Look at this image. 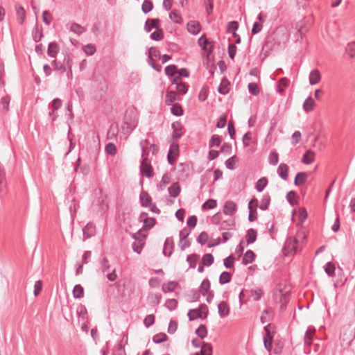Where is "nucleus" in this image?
<instances>
[{"mask_svg": "<svg viewBox=\"0 0 355 355\" xmlns=\"http://www.w3.org/2000/svg\"><path fill=\"white\" fill-rule=\"evenodd\" d=\"M139 144L142 150L140 171L141 173L144 174L148 178H151L153 176V169L151 166L150 162L148 159V153H146V146L147 144H149V140H141Z\"/></svg>", "mask_w": 355, "mask_h": 355, "instance_id": "obj_1", "label": "nucleus"}, {"mask_svg": "<svg viewBox=\"0 0 355 355\" xmlns=\"http://www.w3.org/2000/svg\"><path fill=\"white\" fill-rule=\"evenodd\" d=\"M133 115H135L133 110H127L124 116L121 129L123 134L126 135V137L131 134L137 126V121Z\"/></svg>", "mask_w": 355, "mask_h": 355, "instance_id": "obj_2", "label": "nucleus"}, {"mask_svg": "<svg viewBox=\"0 0 355 355\" xmlns=\"http://www.w3.org/2000/svg\"><path fill=\"white\" fill-rule=\"evenodd\" d=\"M274 329L275 326L270 323L264 327V331L266 334L263 336V344L265 348L268 352H270L272 349V343L275 333Z\"/></svg>", "mask_w": 355, "mask_h": 355, "instance_id": "obj_3", "label": "nucleus"}, {"mask_svg": "<svg viewBox=\"0 0 355 355\" xmlns=\"http://www.w3.org/2000/svg\"><path fill=\"white\" fill-rule=\"evenodd\" d=\"M297 244L298 240L297 239H292L291 237L288 238L283 248L285 255L296 253L298 251Z\"/></svg>", "mask_w": 355, "mask_h": 355, "instance_id": "obj_4", "label": "nucleus"}, {"mask_svg": "<svg viewBox=\"0 0 355 355\" xmlns=\"http://www.w3.org/2000/svg\"><path fill=\"white\" fill-rule=\"evenodd\" d=\"M100 196L96 200V205L99 207L98 211L101 214L105 213L108 209L107 196L103 194L102 189L98 190Z\"/></svg>", "mask_w": 355, "mask_h": 355, "instance_id": "obj_5", "label": "nucleus"}, {"mask_svg": "<svg viewBox=\"0 0 355 355\" xmlns=\"http://www.w3.org/2000/svg\"><path fill=\"white\" fill-rule=\"evenodd\" d=\"M179 156V145L176 143L171 144L167 154V160L169 164L173 165Z\"/></svg>", "mask_w": 355, "mask_h": 355, "instance_id": "obj_6", "label": "nucleus"}, {"mask_svg": "<svg viewBox=\"0 0 355 355\" xmlns=\"http://www.w3.org/2000/svg\"><path fill=\"white\" fill-rule=\"evenodd\" d=\"M198 44L199 46L207 52V55H210L212 53V51L214 50V42H209V40L206 37L205 35H202L199 39H198Z\"/></svg>", "mask_w": 355, "mask_h": 355, "instance_id": "obj_7", "label": "nucleus"}, {"mask_svg": "<svg viewBox=\"0 0 355 355\" xmlns=\"http://www.w3.org/2000/svg\"><path fill=\"white\" fill-rule=\"evenodd\" d=\"M171 128L173 129L172 132V138L175 141H178L181 137L183 135V126L180 121H175L171 124Z\"/></svg>", "mask_w": 355, "mask_h": 355, "instance_id": "obj_8", "label": "nucleus"}, {"mask_svg": "<svg viewBox=\"0 0 355 355\" xmlns=\"http://www.w3.org/2000/svg\"><path fill=\"white\" fill-rule=\"evenodd\" d=\"M223 211L225 214L232 216L237 211V205L234 202L227 200L224 204Z\"/></svg>", "mask_w": 355, "mask_h": 355, "instance_id": "obj_9", "label": "nucleus"}, {"mask_svg": "<svg viewBox=\"0 0 355 355\" xmlns=\"http://www.w3.org/2000/svg\"><path fill=\"white\" fill-rule=\"evenodd\" d=\"M200 308L205 311V314L204 315H200V314L199 315H191V313H193V311H196V310L190 309L187 313V316H188L189 320H191V321L195 320L197 318L205 319L207 317V315L209 313L207 306L205 304H202L200 305Z\"/></svg>", "mask_w": 355, "mask_h": 355, "instance_id": "obj_10", "label": "nucleus"}, {"mask_svg": "<svg viewBox=\"0 0 355 355\" xmlns=\"http://www.w3.org/2000/svg\"><path fill=\"white\" fill-rule=\"evenodd\" d=\"M173 248L174 243L173 239L171 237L166 238L164 244L163 254L166 257H170L173 253Z\"/></svg>", "mask_w": 355, "mask_h": 355, "instance_id": "obj_11", "label": "nucleus"}, {"mask_svg": "<svg viewBox=\"0 0 355 355\" xmlns=\"http://www.w3.org/2000/svg\"><path fill=\"white\" fill-rule=\"evenodd\" d=\"M160 20L159 19H148L144 25V30L149 33L152 28L158 29L159 28Z\"/></svg>", "mask_w": 355, "mask_h": 355, "instance_id": "obj_12", "label": "nucleus"}, {"mask_svg": "<svg viewBox=\"0 0 355 355\" xmlns=\"http://www.w3.org/2000/svg\"><path fill=\"white\" fill-rule=\"evenodd\" d=\"M136 235H137V234H136L135 235H134L133 238L135 239L136 240H139V242L138 243L134 242L132 243V249L135 252L140 254L142 250L143 247L144 246V244H145L144 240L146 238V235H143L142 239L137 238L136 236Z\"/></svg>", "mask_w": 355, "mask_h": 355, "instance_id": "obj_13", "label": "nucleus"}, {"mask_svg": "<svg viewBox=\"0 0 355 355\" xmlns=\"http://www.w3.org/2000/svg\"><path fill=\"white\" fill-rule=\"evenodd\" d=\"M230 308L225 302H220L218 304V312L220 318H224L230 314Z\"/></svg>", "mask_w": 355, "mask_h": 355, "instance_id": "obj_14", "label": "nucleus"}, {"mask_svg": "<svg viewBox=\"0 0 355 355\" xmlns=\"http://www.w3.org/2000/svg\"><path fill=\"white\" fill-rule=\"evenodd\" d=\"M83 236L85 239H89L94 236L96 233L95 225L92 223H88L83 230Z\"/></svg>", "mask_w": 355, "mask_h": 355, "instance_id": "obj_15", "label": "nucleus"}, {"mask_svg": "<svg viewBox=\"0 0 355 355\" xmlns=\"http://www.w3.org/2000/svg\"><path fill=\"white\" fill-rule=\"evenodd\" d=\"M289 168L286 164L281 163L277 168L279 176L284 180H287L288 178Z\"/></svg>", "mask_w": 355, "mask_h": 355, "instance_id": "obj_16", "label": "nucleus"}, {"mask_svg": "<svg viewBox=\"0 0 355 355\" xmlns=\"http://www.w3.org/2000/svg\"><path fill=\"white\" fill-rule=\"evenodd\" d=\"M156 219L155 218H149L144 219V227L142 229H140L137 234L141 236V232L143 230H149L152 229L155 225L156 224Z\"/></svg>", "mask_w": 355, "mask_h": 355, "instance_id": "obj_17", "label": "nucleus"}, {"mask_svg": "<svg viewBox=\"0 0 355 355\" xmlns=\"http://www.w3.org/2000/svg\"><path fill=\"white\" fill-rule=\"evenodd\" d=\"M315 334V327L310 326L308 327L304 338V344L307 345H311L312 344V340L313 336Z\"/></svg>", "mask_w": 355, "mask_h": 355, "instance_id": "obj_18", "label": "nucleus"}, {"mask_svg": "<svg viewBox=\"0 0 355 355\" xmlns=\"http://www.w3.org/2000/svg\"><path fill=\"white\" fill-rule=\"evenodd\" d=\"M187 30L190 33L193 35H197L201 30V26L198 21H190L187 24Z\"/></svg>", "mask_w": 355, "mask_h": 355, "instance_id": "obj_19", "label": "nucleus"}, {"mask_svg": "<svg viewBox=\"0 0 355 355\" xmlns=\"http://www.w3.org/2000/svg\"><path fill=\"white\" fill-rule=\"evenodd\" d=\"M309 83L310 85H315L321 80V74L318 69H315L312 70L309 73Z\"/></svg>", "mask_w": 355, "mask_h": 355, "instance_id": "obj_20", "label": "nucleus"}, {"mask_svg": "<svg viewBox=\"0 0 355 355\" xmlns=\"http://www.w3.org/2000/svg\"><path fill=\"white\" fill-rule=\"evenodd\" d=\"M230 81L226 78H223L218 88V92L223 95L227 94L230 91Z\"/></svg>", "mask_w": 355, "mask_h": 355, "instance_id": "obj_21", "label": "nucleus"}, {"mask_svg": "<svg viewBox=\"0 0 355 355\" xmlns=\"http://www.w3.org/2000/svg\"><path fill=\"white\" fill-rule=\"evenodd\" d=\"M59 46L56 42H50L48 46L47 54L51 58H55L59 52Z\"/></svg>", "mask_w": 355, "mask_h": 355, "instance_id": "obj_22", "label": "nucleus"}, {"mask_svg": "<svg viewBox=\"0 0 355 355\" xmlns=\"http://www.w3.org/2000/svg\"><path fill=\"white\" fill-rule=\"evenodd\" d=\"M256 255L254 252L251 250H248L245 252L243 256L242 263L244 265L250 264L254 261Z\"/></svg>", "mask_w": 355, "mask_h": 355, "instance_id": "obj_23", "label": "nucleus"}, {"mask_svg": "<svg viewBox=\"0 0 355 355\" xmlns=\"http://www.w3.org/2000/svg\"><path fill=\"white\" fill-rule=\"evenodd\" d=\"M315 159V153L311 150H308L303 155L302 162L305 164H310Z\"/></svg>", "mask_w": 355, "mask_h": 355, "instance_id": "obj_24", "label": "nucleus"}, {"mask_svg": "<svg viewBox=\"0 0 355 355\" xmlns=\"http://www.w3.org/2000/svg\"><path fill=\"white\" fill-rule=\"evenodd\" d=\"M141 205L147 207L151 204L152 198L146 191H141L139 196Z\"/></svg>", "mask_w": 355, "mask_h": 355, "instance_id": "obj_25", "label": "nucleus"}, {"mask_svg": "<svg viewBox=\"0 0 355 355\" xmlns=\"http://www.w3.org/2000/svg\"><path fill=\"white\" fill-rule=\"evenodd\" d=\"M314 106V100L311 96H309L303 103V110L305 112L309 113L313 110Z\"/></svg>", "mask_w": 355, "mask_h": 355, "instance_id": "obj_26", "label": "nucleus"}, {"mask_svg": "<svg viewBox=\"0 0 355 355\" xmlns=\"http://www.w3.org/2000/svg\"><path fill=\"white\" fill-rule=\"evenodd\" d=\"M170 196L176 198L180 193V187L178 182L173 183L168 189Z\"/></svg>", "mask_w": 355, "mask_h": 355, "instance_id": "obj_27", "label": "nucleus"}, {"mask_svg": "<svg viewBox=\"0 0 355 355\" xmlns=\"http://www.w3.org/2000/svg\"><path fill=\"white\" fill-rule=\"evenodd\" d=\"M257 236V230L254 229H252V228L249 229L247 231V234H246L247 243L249 245V244H252V243H254L256 241Z\"/></svg>", "mask_w": 355, "mask_h": 355, "instance_id": "obj_28", "label": "nucleus"}, {"mask_svg": "<svg viewBox=\"0 0 355 355\" xmlns=\"http://www.w3.org/2000/svg\"><path fill=\"white\" fill-rule=\"evenodd\" d=\"M307 179V174L305 172H299L296 174L294 179V184L300 186L304 184Z\"/></svg>", "mask_w": 355, "mask_h": 355, "instance_id": "obj_29", "label": "nucleus"}, {"mask_svg": "<svg viewBox=\"0 0 355 355\" xmlns=\"http://www.w3.org/2000/svg\"><path fill=\"white\" fill-rule=\"evenodd\" d=\"M235 228V221L234 219L223 220L220 223V230H232Z\"/></svg>", "mask_w": 355, "mask_h": 355, "instance_id": "obj_30", "label": "nucleus"}, {"mask_svg": "<svg viewBox=\"0 0 355 355\" xmlns=\"http://www.w3.org/2000/svg\"><path fill=\"white\" fill-rule=\"evenodd\" d=\"M199 353L200 355H212V346L209 343L202 342L201 350Z\"/></svg>", "mask_w": 355, "mask_h": 355, "instance_id": "obj_31", "label": "nucleus"}, {"mask_svg": "<svg viewBox=\"0 0 355 355\" xmlns=\"http://www.w3.org/2000/svg\"><path fill=\"white\" fill-rule=\"evenodd\" d=\"M210 282L208 279H204L199 288V293H200L202 295H205L210 291Z\"/></svg>", "mask_w": 355, "mask_h": 355, "instance_id": "obj_32", "label": "nucleus"}, {"mask_svg": "<svg viewBox=\"0 0 355 355\" xmlns=\"http://www.w3.org/2000/svg\"><path fill=\"white\" fill-rule=\"evenodd\" d=\"M239 162V159L236 155H233L228 158L225 162V166L227 169L234 170L236 168V164Z\"/></svg>", "mask_w": 355, "mask_h": 355, "instance_id": "obj_33", "label": "nucleus"}, {"mask_svg": "<svg viewBox=\"0 0 355 355\" xmlns=\"http://www.w3.org/2000/svg\"><path fill=\"white\" fill-rule=\"evenodd\" d=\"M239 28V23L236 21H230L227 25V32L232 33L234 37L237 36L236 31Z\"/></svg>", "mask_w": 355, "mask_h": 355, "instance_id": "obj_34", "label": "nucleus"}, {"mask_svg": "<svg viewBox=\"0 0 355 355\" xmlns=\"http://www.w3.org/2000/svg\"><path fill=\"white\" fill-rule=\"evenodd\" d=\"M178 100L177 93L174 91H168L165 97V103L166 105H171Z\"/></svg>", "mask_w": 355, "mask_h": 355, "instance_id": "obj_35", "label": "nucleus"}, {"mask_svg": "<svg viewBox=\"0 0 355 355\" xmlns=\"http://www.w3.org/2000/svg\"><path fill=\"white\" fill-rule=\"evenodd\" d=\"M178 286L177 282L170 281L166 284H164L162 289L164 293L173 292Z\"/></svg>", "mask_w": 355, "mask_h": 355, "instance_id": "obj_36", "label": "nucleus"}, {"mask_svg": "<svg viewBox=\"0 0 355 355\" xmlns=\"http://www.w3.org/2000/svg\"><path fill=\"white\" fill-rule=\"evenodd\" d=\"M189 234L190 232H186L184 237L180 238L179 246L182 250H184L187 248H189L191 245V242L187 239Z\"/></svg>", "mask_w": 355, "mask_h": 355, "instance_id": "obj_37", "label": "nucleus"}, {"mask_svg": "<svg viewBox=\"0 0 355 355\" xmlns=\"http://www.w3.org/2000/svg\"><path fill=\"white\" fill-rule=\"evenodd\" d=\"M268 183V179L266 177L260 178L256 183L255 188L257 191L261 192Z\"/></svg>", "mask_w": 355, "mask_h": 355, "instance_id": "obj_38", "label": "nucleus"}, {"mask_svg": "<svg viewBox=\"0 0 355 355\" xmlns=\"http://www.w3.org/2000/svg\"><path fill=\"white\" fill-rule=\"evenodd\" d=\"M232 279V275L230 272L223 271L221 272L219 277V283L221 285L229 283Z\"/></svg>", "mask_w": 355, "mask_h": 355, "instance_id": "obj_39", "label": "nucleus"}, {"mask_svg": "<svg viewBox=\"0 0 355 355\" xmlns=\"http://www.w3.org/2000/svg\"><path fill=\"white\" fill-rule=\"evenodd\" d=\"M270 203V196L269 194L263 195L261 204L259 205V209L261 210H267Z\"/></svg>", "mask_w": 355, "mask_h": 355, "instance_id": "obj_40", "label": "nucleus"}, {"mask_svg": "<svg viewBox=\"0 0 355 355\" xmlns=\"http://www.w3.org/2000/svg\"><path fill=\"white\" fill-rule=\"evenodd\" d=\"M214 261V256L211 254H205L202 258L201 263L205 266H210Z\"/></svg>", "mask_w": 355, "mask_h": 355, "instance_id": "obj_41", "label": "nucleus"}, {"mask_svg": "<svg viewBox=\"0 0 355 355\" xmlns=\"http://www.w3.org/2000/svg\"><path fill=\"white\" fill-rule=\"evenodd\" d=\"M168 339V336L164 333H159L153 337V342L156 344H160Z\"/></svg>", "mask_w": 355, "mask_h": 355, "instance_id": "obj_42", "label": "nucleus"}, {"mask_svg": "<svg viewBox=\"0 0 355 355\" xmlns=\"http://www.w3.org/2000/svg\"><path fill=\"white\" fill-rule=\"evenodd\" d=\"M335 270L336 266L333 262H327L324 266V271L329 277H334L335 275Z\"/></svg>", "mask_w": 355, "mask_h": 355, "instance_id": "obj_43", "label": "nucleus"}, {"mask_svg": "<svg viewBox=\"0 0 355 355\" xmlns=\"http://www.w3.org/2000/svg\"><path fill=\"white\" fill-rule=\"evenodd\" d=\"M16 13L17 17V20L19 21V23L20 24H23L25 17H26V12L24 8L22 6H19L16 8Z\"/></svg>", "mask_w": 355, "mask_h": 355, "instance_id": "obj_44", "label": "nucleus"}, {"mask_svg": "<svg viewBox=\"0 0 355 355\" xmlns=\"http://www.w3.org/2000/svg\"><path fill=\"white\" fill-rule=\"evenodd\" d=\"M73 295L74 298H82L84 295V288L80 285L77 284L73 287Z\"/></svg>", "mask_w": 355, "mask_h": 355, "instance_id": "obj_45", "label": "nucleus"}, {"mask_svg": "<svg viewBox=\"0 0 355 355\" xmlns=\"http://www.w3.org/2000/svg\"><path fill=\"white\" fill-rule=\"evenodd\" d=\"M162 299V295L160 293L155 294H150L148 295V300H150V304L153 306L157 305L160 303Z\"/></svg>", "mask_w": 355, "mask_h": 355, "instance_id": "obj_46", "label": "nucleus"}, {"mask_svg": "<svg viewBox=\"0 0 355 355\" xmlns=\"http://www.w3.org/2000/svg\"><path fill=\"white\" fill-rule=\"evenodd\" d=\"M222 141V139L218 135H213L209 140V146L212 148L214 146L218 147Z\"/></svg>", "mask_w": 355, "mask_h": 355, "instance_id": "obj_47", "label": "nucleus"}, {"mask_svg": "<svg viewBox=\"0 0 355 355\" xmlns=\"http://www.w3.org/2000/svg\"><path fill=\"white\" fill-rule=\"evenodd\" d=\"M153 8V3L150 0H144L141 5L142 12L145 14L150 12Z\"/></svg>", "mask_w": 355, "mask_h": 355, "instance_id": "obj_48", "label": "nucleus"}, {"mask_svg": "<svg viewBox=\"0 0 355 355\" xmlns=\"http://www.w3.org/2000/svg\"><path fill=\"white\" fill-rule=\"evenodd\" d=\"M171 112L174 116H180L183 114L184 110L180 105L173 104L171 108Z\"/></svg>", "mask_w": 355, "mask_h": 355, "instance_id": "obj_49", "label": "nucleus"}, {"mask_svg": "<svg viewBox=\"0 0 355 355\" xmlns=\"http://www.w3.org/2000/svg\"><path fill=\"white\" fill-rule=\"evenodd\" d=\"M70 31L80 35L83 34L86 31V29L84 27L81 26L80 24L77 23H73L71 26Z\"/></svg>", "mask_w": 355, "mask_h": 355, "instance_id": "obj_50", "label": "nucleus"}, {"mask_svg": "<svg viewBox=\"0 0 355 355\" xmlns=\"http://www.w3.org/2000/svg\"><path fill=\"white\" fill-rule=\"evenodd\" d=\"M165 73L167 76H174L178 72L177 66L175 64H170L165 67Z\"/></svg>", "mask_w": 355, "mask_h": 355, "instance_id": "obj_51", "label": "nucleus"}, {"mask_svg": "<svg viewBox=\"0 0 355 355\" xmlns=\"http://www.w3.org/2000/svg\"><path fill=\"white\" fill-rule=\"evenodd\" d=\"M196 334L198 335L201 339H203L207 336V329L205 325L200 324L195 331Z\"/></svg>", "mask_w": 355, "mask_h": 355, "instance_id": "obj_52", "label": "nucleus"}, {"mask_svg": "<svg viewBox=\"0 0 355 355\" xmlns=\"http://www.w3.org/2000/svg\"><path fill=\"white\" fill-rule=\"evenodd\" d=\"M156 31L152 33L150 35L151 40L155 41H160L164 37V31L162 29L158 28L156 29Z\"/></svg>", "mask_w": 355, "mask_h": 355, "instance_id": "obj_53", "label": "nucleus"}, {"mask_svg": "<svg viewBox=\"0 0 355 355\" xmlns=\"http://www.w3.org/2000/svg\"><path fill=\"white\" fill-rule=\"evenodd\" d=\"M199 259V255L196 254H193L191 255H189L187 257V261L189 264V268H194L196 266L197 261Z\"/></svg>", "mask_w": 355, "mask_h": 355, "instance_id": "obj_54", "label": "nucleus"}, {"mask_svg": "<svg viewBox=\"0 0 355 355\" xmlns=\"http://www.w3.org/2000/svg\"><path fill=\"white\" fill-rule=\"evenodd\" d=\"M217 206V201L214 199H209L206 200L202 205L203 209H211Z\"/></svg>", "mask_w": 355, "mask_h": 355, "instance_id": "obj_55", "label": "nucleus"}, {"mask_svg": "<svg viewBox=\"0 0 355 355\" xmlns=\"http://www.w3.org/2000/svg\"><path fill=\"white\" fill-rule=\"evenodd\" d=\"M346 53L351 58H355V41L350 42L346 47Z\"/></svg>", "mask_w": 355, "mask_h": 355, "instance_id": "obj_56", "label": "nucleus"}, {"mask_svg": "<svg viewBox=\"0 0 355 355\" xmlns=\"http://www.w3.org/2000/svg\"><path fill=\"white\" fill-rule=\"evenodd\" d=\"M178 92L179 94L184 95L187 93L188 92V85L185 83H180L179 84H177V86L175 87Z\"/></svg>", "mask_w": 355, "mask_h": 355, "instance_id": "obj_57", "label": "nucleus"}, {"mask_svg": "<svg viewBox=\"0 0 355 355\" xmlns=\"http://www.w3.org/2000/svg\"><path fill=\"white\" fill-rule=\"evenodd\" d=\"M114 355H126L124 347L122 345L121 343L116 344L114 348L113 351Z\"/></svg>", "mask_w": 355, "mask_h": 355, "instance_id": "obj_58", "label": "nucleus"}, {"mask_svg": "<svg viewBox=\"0 0 355 355\" xmlns=\"http://www.w3.org/2000/svg\"><path fill=\"white\" fill-rule=\"evenodd\" d=\"M262 295L263 291L261 288H257L255 290L250 291V296L254 299V301L259 300Z\"/></svg>", "mask_w": 355, "mask_h": 355, "instance_id": "obj_59", "label": "nucleus"}, {"mask_svg": "<svg viewBox=\"0 0 355 355\" xmlns=\"http://www.w3.org/2000/svg\"><path fill=\"white\" fill-rule=\"evenodd\" d=\"M165 306L169 311L175 310L178 306V301L175 299H168L166 301Z\"/></svg>", "mask_w": 355, "mask_h": 355, "instance_id": "obj_60", "label": "nucleus"}, {"mask_svg": "<svg viewBox=\"0 0 355 355\" xmlns=\"http://www.w3.org/2000/svg\"><path fill=\"white\" fill-rule=\"evenodd\" d=\"M169 18L175 24H182V19L181 16L178 14L175 11H171L169 14Z\"/></svg>", "mask_w": 355, "mask_h": 355, "instance_id": "obj_61", "label": "nucleus"}, {"mask_svg": "<svg viewBox=\"0 0 355 355\" xmlns=\"http://www.w3.org/2000/svg\"><path fill=\"white\" fill-rule=\"evenodd\" d=\"M188 296L189 297V302H197L200 297L199 291L196 289L191 290Z\"/></svg>", "mask_w": 355, "mask_h": 355, "instance_id": "obj_62", "label": "nucleus"}, {"mask_svg": "<svg viewBox=\"0 0 355 355\" xmlns=\"http://www.w3.org/2000/svg\"><path fill=\"white\" fill-rule=\"evenodd\" d=\"M105 150L110 155H114L116 153V147L112 143H109L105 146Z\"/></svg>", "mask_w": 355, "mask_h": 355, "instance_id": "obj_63", "label": "nucleus"}, {"mask_svg": "<svg viewBox=\"0 0 355 355\" xmlns=\"http://www.w3.org/2000/svg\"><path fill=\"white\" fill-rule=\"evenodd\" d=\"M248 90L252 95H258L259 94V88L257 83H250L248 85Z\"/></svg>", "mask_w": 355, "mask_h": 355, "instance_id": "obj_64", "label": "nucleus"}]
</instances>
